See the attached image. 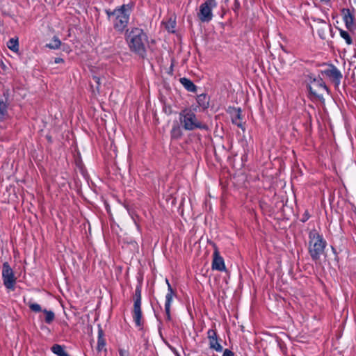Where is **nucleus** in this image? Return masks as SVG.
I'll return each instance as SVG.
<instances>
[{
    "instance_id": "nucleus-1",
    "label": "nucleus",
    "mask_w": 356,
    "mask_h": 356,
    "mask_svg": "<svg viewBox=\"0 0 356 356\" xmlns=\"http://www.w3.org/2000/svg\"><path fill=\"white\" fill-rule=\"evenodd\" d=\"M132 6L124 4L115 9L113 12L106 11L109 19L113 22L115 30L123 31L127 26Z\"/></svg>"
},
{
    "instance_id": "nucleus-2",
    "label": "nucleus",
    "mask_w": 356,
    "mask_h": 356,
    "mask_svg": "<svg viewBox=\"0 0 356 356\" xmlns=\"http://www.w3.org/2000/svg\"><path fill=\"white\" fill-rule=\"evenodd\" d=\"M147 38L140 29H133L129 33L127 42L130 49L138 55L143 56L145 54V44Z\"/></svg>"
},
{
    "instance_id": "nucleus-3",
    "label": "nucleus",
    "mask_w": 356,
    "mask_h": 356,
    "mask_svg": "<svg viewBox=\"0 0 356 356\" xmlns=\"http://www.w3.org/2000/svg\"><path fill=\"white\" fill-rule=\"evenodd\" d=\"M326 241L323 236L316 229H312L309 234V252L313 260H317L323 253Z\"/></svg>"
},
{
    "instance_id": "nucleus-4",
    "label": "nucleus",
    "mask_w": 356,
    "mask_h": 356,
    "mask_svg": "<svg viewBox=\"0 0 356 356\" xmlns=\"http://www.w3.org/2000/svg\"><path fill=\"white\" fill-rule=\"evenodd\" d=\"M179 120L186 130L192 131L195 129H208V126L199 121L195 113L189 108L184 109L180 112Z\"/></svg>"
},
{
    "instance_id": "nucleus-5",
    "label": "nucleus",
    "mask_w": 356,
    "mask_h": 356,
    "mask_svg": "<svg viewBox=\"0 0 356 356\" xmlns=\"http://www.w3.org/2000/svg\"><path fill=\"white\" fill-rule=\"evenodd\" d=\"M133 318L137 327H141L143 324L141 311V289L137 287L135 291V300L133 309Z\"/></svg>"
},
{
    "instance_id": "nucleus-6",
    "label": "nucleus",
    "mask_w": 356,
    "mask_h": 356,
    "mask_svg": "<svg viewBox=\"0 0 356 356\" xmlns=\"http://www.w3.org/2000/svg\"><path fill=\"white\" fill-rule=\"evenodd\" d=\"M216 6L215 0H207L200 6L198 17L202 22H209L212 19V9Z\"/></svg>"
},
{
    "instance_id": "nucleus-7",
    "label": "nucleus",
    "mask_w": 356,
    "mask_h": 356,
    "mask_svg": "<svg viewBox=\"0 0 356 356\" xmlns=\"http://www.w3.org/2000/svg\"><path fill=\"white\" fill-rule=\"evenodd\" d=\"M2 277L3 284L8 289H14L15 277L13 271L7 262L3 264Z\"/></svg>"
},
{
    "instance_id": "nucleus-8",
    "label": "nucleus",
    "mask_w": 356,
    "mask_h": 356,
    "mask_svg": "<svg viewBox=\"0 0 356 356\" xmlns=\"http://www.w3.org/2000/svg\"><path fill=\"white\" fill-rule=\"evenodd\" d=\"M323 76H327L331 81H334L336 85L340 83L342 78L341 72L333 65H330L327 68L321 71Z\"/></svg>"
},
{
    "instance_id": "nucleus-9",
    "label": "nucleus",
    "mask_w": 356,
    "mask_h": 356,
    "mask_svg": "<svg viewBox=\"0 0 356 356\" xmlns=\"http://www.w3.org/2000/svg\"><path fill=\"white\" fill-rule=\"evenodd\" d=\"M207 337L209 341V348L217 352H221L222 350V347L218 341L216 330L213 329L209 330L207 332Z\"/></svg>"
},
{
    "instance_id": "nucleus-10",
    "label": "nucleus",
    "mask_w": 356,
    "mask_h": 356,
    "mask_svg": "<svg viewBox=\"0 0 356 356\" xmlns=\"http://www.w3.org/2000/svg\"><path fill=\"white\" fill-rule=\"evenodd\" d=\"M166 283L168 284V293L165 296V315H166V319L168 321H170L171 316H170V307L171 303L172 301V296H173V290L172 289V286L169 283L168 280H166Z\"/></svg>"
},
{
    "instance_id": "nucleus-11",
    "label": "nucleus",
    "mask_w": 356,
    "mask_h": 356,
    "mask_svg": "<svg viewBox=\"0 0 356 356\" xmlns=\"http://www.w3.org/2000/svg\"><path fill=\"white\" fill-rule=\"evenodd\" d=\"M212 268L219 271L225 270V266L223 258L219 254V252L216 250L213 252V259L212 262Z\"/></svg>"
},
{
    "instance_id": "nucleus-12",
    "label": "nucleus",
    "mask_w": 356,
    "mask_h": 356,
    "mask_svg": "<svg viewBox=\"0 0 356 356\" xmlns=\"http://www.w3.org/2000/svg\"><path fill=\"white\" fill-rule=\"evenodd\" d=\"M343 21L348 29L353 30L355 28L354 17L350 14L349 10H347L346 13H345Z\"/></svg>"
},
{
    "instance_id": "nucleus-13",
    "label": "nucleus",
    "mask_w": 356,
    "mask_h": 356,
    "mask_svg": "<svg viewBox=\"0 0 356 356\" xmlns=\"http://www.w3.org/2000/svg\"><path fill=\"white\" fill-rule=\"evenodd\" d=\"M241 111L240 108L234 109L232 113V121L238 127H243L241 122Z\"/></svg>"
},
{
    "instance_id": "nucleus-14",
    "label": "nucleus",
    "mask_w": 356,
    "mask_h": 356,
    "mask_svg": "<svg viewBox=\"0 0 356 356\" xmlns=\"http://www.w3.org/2000/svg\"><path fill=\"white\" fill-rule=\"evenodd\" d=\"M180 82L187 90L190 92H195L196 90V86L191 80L186 78H181Z\"/></svg>"
},
{
    "instance_id": "nucleus-15",
    "label": "nucleus",
    "mask_w": 356,
    "mask_h": 356,
    "mask_svg": "<svg viewBox=\"0 0 356 356\" xmlns=\"http://www.w3.org/2000/svg\"><path fill=\"white\" fill-rule=\"evenodd\" d=\"M8 116V104L6 101L0 99V120H4Z\"/></svg>"
},
{
    "instance_id": "nucleus-16",
    "label": "nucleus",
    "mask_w": 356,
    "mask_h": 356,
    "mask_svg": "<svg viewBox=\"0 0 356 356\" xmlns=\"http://www.w3.org/2000/svg\"><path fill=\"white\" fill-rule=\"evenodd\" d=\"M51 351L58 356H70L64 350V348L58 344H55L51 347Z\"/></svg>"
},
{
    "instance_id": "nucleus-17",
    "label": "nucleus",
    "mask_w": 356,
    "mask_h": 356,
    "mask_svg": "<svg viewBox=\"0 0 356 356\" xmlns=\"http://www.w3.org/2000/svg\"><path fill=\"white\" fill-rule=\"evenodd\" d=\"M7 47L13 52H17L19 51L18 39L17 38H10L7 42Z\"/></svg>"
},
{
    "instance_id": "nucleus-18",
    "label": "nucleus",
    "mask_w": 356,
    "mask_h": 356,
    "mask_svg": "<svg viewBox=\"0 0 356 356\" xmlns=\"http://www.w3.org/2000/svg\"><path fill=\"white\" fill-rule=\"evenodd\" d=\"M197 102L200 106L206 108L209 106V99L206 95L202 94L197 96Z\"/></svg>"
},
{
    "instance_id": "nucleus-19",
    "label": "nucleus",
    "mask_w": 356,
    "mask_h": 356,
    "mask_svg": "<svg viewBox=\"0 0 356 356\" xmlns=\"http://www.w3.org/2000/svg\"><path fill=\"white\" fill-rule=\"evenodd\" d=\"M106 342L104 339L103 338V332L102 330H99L98 333V341H97V349L99 352H101L105 347Z\"/></svg>"
},
{
    "instance_id": "nucleus-20",
    "label": "nucleus",
    "mask_w": 356,
    "mask_h": 356,
    "mask_svg": "<svg viewBox=\"0 0 356 356\" xmlns=\"http://www.w3.org/2000/svg\"><path fill=\"white\" fill-rule=\"evenodd\" d=\"M60 40L57 37H54L51 42L49 44H47L46 46L49 49H56L60 47Z\"/></svg>"
},
{
    "instance_id": "nucleus-21",
    "label": "nucleus",
    "mask_w": 356,
    "mask_h": 356,
    "mask_svg": "<svg viewBox=\"0 0 356 356\" xmlns=\"http://www.w3.org/2000/svg\"><path fill=\"white\" fill-rule=\"evenodd\" d=\"M339 34H340V36L346 40V42L348 44L350 45L353 43L352 38H351L350 34L348 33V32H347L343 29H339Z\"/></svg>"
},
{
    "instance_id": "nucleus-22",
    "label": "nucleus",
    "mask_w": 356,
    "mask_h": 356,
    "mask_svg": "<svg viewBox=\"0 0 356 356\" xmlns=\"http://www.w3.org/2000/svg\"><path fill=\"white\" fill-rule=\"evenodd\" d=\"M45 314V321L47 323H51L55 318L54 313L51 311H48L47 309H44L42 311Z\"/></svg>"
},
{
    "instance_id": "nucleus-23",
    "label": "nucleus",
    "mask_w": 356,
    "mask_h": 356,
    "mask_svg": "<svg viewBox=\"0 0 356 356\" xmlns=\"http://www.w3.org/2000/svg\"><path fill=\"white\" fill-rule=\"evenodd\" d=\"M28 306L29 307V308L33 311V312H40L42 311V308L40 307V305L38 303H35V302H28Z\"/></svg>"
},
{
    "instance_id": "nucleus-24",
    "label": "nucleus",
    "mask_w": 356,
    "mask_h": 356,
    "mask_svg": "<svg viewBox=\"0 0 356 356\" xmlns=\"http://www.w3.org/2000/svg\"><path fill=\"white\" fill-rule=\"evenodd\" d=\"M175 21L170 19L166 23L165 28L169 32L173 33L175 31Z\"/></svg>"
},
{
    "instance_id": "nucleus-25",
    "label": "nucleus",
    "mask_w": 356,
    "mask_h": 356,
    "mask_svg": "<svg viewBox=\"0 0 356 356\" xmlns=\"http://www.w3.org/2000/svg\"><path fill=\"white\" fill-rule=\"evenodd\" d=\"M172 136L175 138H178L180 136V129L179 127H174L172 130Z\"/></svg>"
},
{
    "instance_id": "nucleus-26",
    "label": "nucleus",
    "mask_w": 356,
    "mask_h": 356,
    "mask_svg": "<svg viewBox=\"0 0 356 356\" xmlns=\"http://www.w3.org/2000/svg\"><path fill=\"white\" fill-rule=\"evenodd\" d=\"M222 356H234V354L230 350L225 349L223 352Z\"/></svg>"
},
{
    "instance_id": "nucleus-27",
    "label": "nucleus",
    "mask_w": 356,
    "mask_h": 356,
    "mask_svg": "<svg viewBox=\"0 0 356 356\" xmlns=\"http://www.w3.org/2000/svg\"><path fill=\"white\" fill-rule=\"evenodd\" d=\"M119 353L120 356H129V352L124 349H120Z\"/></svg>"
},
{
    "instance_id": "nucleus-28",
    "label": "nucleus",
    "mask_w": 356,
    "mask_h": 356,
    "mask_svg": "<svg viewBox=\"0 0 356 356\" xmlns=\"http://www.w3.org/2000/svg\"><path fill=\"white\" fill-rule=\"evenodd\" d=\"M319 86H320L321 88H323V89H325V90H327V87H326L325 84V83H324V82H323V81H321V80L319 81Z\"/></svg>"
},
{
    "instance_id": "nucleus-29",
    "label": "nucleus",
    "mask_w": 356,
    "mask_h": 356,
    "mask_svg": "<svg viewBox=\"0 0 356 356\" xmlns=\"http://www.w3.org/2000/svg\"><path fill=\"white\" fill-rule=\"evenodd\" d=\"M63 61V60L60 58H56L55 59V63H62Z\"/></svg>"
},
{
    "instance_id": "nucleus-30",
    "label": "nucleus",
    "mask_w": 356,
    "mask_h": 356,
    "mask_svg": "<svg viewBox=\"0 0 356 356\" xmlns=\"http://www.w3.org/2000/svg\"><path fill=\"white\" fill-rule=\"evenodd\" d=\"M94 81L97 83L99 84V78L97 76L93 77Z\"/></svg>"
},
{
    "instance_id": "nucleus-31",
    "label": "nucleus",
    "mask_w": 356,
    "mask_h": 356,
    "mask_svg": "<svg viewBox=\"0 0 356 356\" xmlns=\"http://www.w3.org/2000/svg\"><path fill=\"white\" fill-rule=\"evenodd\" d=\"M321 1L323 2H329L330 1V0H321Z\"/></svg>"
}]
</instances>
